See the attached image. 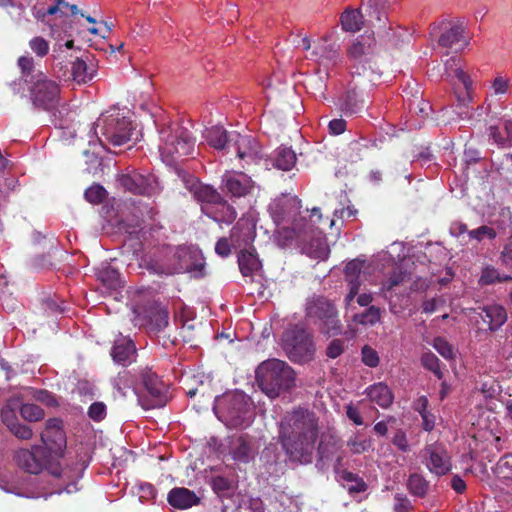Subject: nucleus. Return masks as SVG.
<instances>
[{
    "label": "nucleus",
    "instance_id": "20e7f679",
    "mask_svg": "<svg viewBox=\"0 0 512 512\" xmlns=\"http://www.w3.org/2000/svg\"><path fill=\"white\" fill-rule=\"evenodd\" d=\"M281 346L287 357L298 364L312 361L316 353L312 333L300 325H292L283 332Z\"/></svg>",
    "mask_w": 512,
    "mask_h": 512
},
{
    "label": "nucleus",
    "instance_id": "2eb2a0df",
    "mask_svg": "<svg viewBox=\"0 0 512 512\" xmlns=\"http://www.w3.org/2000/svg\"><path fill=\"white\" fill-rule=\"evenodd\" d=\"M363 265V261L354 259L348 262L345 266L344 275L349 287V292L344 299L346 306H350L356 295L359 293L362 285L361 273Z\"/></svg>",
    "mask_w": 512,
    "mask_h": 512
},
{
    "label": "nucleus",
    "instance_id": "1a4fd4ad",
    "mask_svg": "<svg viewBox=\"0 0 512 512\" xmlns=\"http://www.w3.org/2000/svg\"><path fill=\"white\" fill-rule=\"evenodd\" d=\"M118 186L133 195L153 197L160 193L161 187L155 175L142 174L137 170L121 173L116 179Z\"/></svg>",
    "mask_w": 512,
    "mask_h": 512
},
{
    "label": "nucleus",
    "instance_id": "69168bd1",
    "mask_svg": "<svg viewBox=\"0 0 512 512\" xmlns=\"http://www.w3.org/2000/svg\"><path fill=\"white\" fill-rule=\"evenodd\" d=\"M393 445H395L400 451L402 452H408L409 451V443L408 439L406 437L405 432L402 430H399L396 432L392 439Z\"/></svg>",
    "mask_w": 512,
    "mask_h": 512
},
{
    "label": "nucleus",
    "instance_id": "6e6552de",
    "mask_svg": "<svg viewBox=\"0 0 512 512\" xmlns=\"http://www.w3.org/2000/svg\"><path fill=\"white\" fill-rule=\"evenodd\" d=\"M375 45L374 38L361 35L349 47L348 59L353 76H370L373 74Z\"/></svg>",
    "mask_w": 512,
    "mask_h": 512
},
{
    "label": "nucleus",
    "instance_id": "a211bd4d",
    "mask_svg": "<svg viewBox=\"0 0 512 512\" xmlns=\"http://www.w3.org/2000/svg\"><path fill=\"white\" fill-rule=\"evenodd\" d=\"M136 352L134 342L123 337L115 340L111 349V356L115 363L126 367L135 361Z\"/></svg>",
    "mask_w": 512,
    "mask_h": 512
},
{
    "label": "nucleus",
    "instance_id": "c03bdc74",
    "mask_svg": "<svg viewBox=\"0 0 512 512\" xmlns=\"http://www.w3.org/2000/svg\"><path fill=\"white\" fill-rule=\"evenodd\" d=\"M20 414L23 419L29 422L40 421L45 416L44 410L40 406L32 403L23 404L20 407Z\"/></svg>",
    "mask_w": 512,
    "mask_h": 512
},
{
    "label": "nucleus",
    "instance_id": "473e14b6",
    "mask_svg": "<svg viewBox=\"0 0 512 512\" xmlns=\"http://www.w3.org/2000/svg\"><path fill=\"white\" fill-rule=\"evenodd\" d=\"M490 136L494 142L501 146H509L512 142V121L507 120L504 122L503 127L491 126L489 128Z\"/></svg>",
    "mask_w": 512,
    "mask_h": 512
},
{
    "label": "nucleus",
    "instance_id": "c756f323",
    "mask_svg": "<svg viewBox=\"0 0 512 512\" xmlns=\"http://www.w3.org/2000/svg\"><path fill=\"white\" fill-rule=\"evenodd\" d=\"M463 33L464 28L461 25H453L440 35L438 44L445 48H452L456 45L462 47L465 44L461 43L464 40Z\"/></svg>",
    "mask_w": 512,
    "mask_h": 512
},
{
    "label": "nucleus",
    "instance_id": "c9c22d12",
    "mask_svg": "<svg viewBox=\"0 0 512 512\" xmlns=\"http://www.w3.org/2000/svg\"><path fill=\"white\" fill-rule=\"evenodd\" d=\"M378 33L387 44L394 47L399 46L400 43L404 41V38L408 36L407 31L404 28H393L391 26L386 28L385 25L383 27H381V25L379 26Z\"/></svg>",
    "mask_w": 512,
    "mask_h": 512
},
{
    "label": "nucleus",
    "instance_id": "864d4df0",
    "mask_svg": "<svg viewBox=\"0 0 512 512\" xmlns=\"http://www.w3.org/2000/svg\"><path fill=\"white\" fill-rule=\"evenodd\" d=\"M169 314L165 309H157L151 316V324L157 330H163L168 326Z\"/></svg>",
    "mask_w": 512,
    "mask_h": 512
},
{
    "label": "nucleus",
    "instance_id": "bf43d9fd",
    "mask_svg": "<svg viewBox=\"0 0 512 512\" xmlns=\"http://www.w3.org/2000/svg\"><path fill=\"white\" fill-rule=\"evenodd\" d=\"M344 352V341L341 339H333L326 348V356L336 359Z\"/></svg>",
    "mask_w": 512,
    "mask_h": 512
},
{
    "label": "nucleus",
    "instance_id": "a18cd8bd",
    "mask_svg": "<svg viewBox=\"0 0 512 512\" xmlns=\"http://www.w3.org/2000/svg\"><path fill=\"white\" fill-rule=\"evenodd\" d=\"M84 197L89 203L100 204L107 197V191L103 186L94 184L85 190Z\"/></svg>",
    "mask_w": 512,
    "mask_h": 512
},
{
    "label": "nucleus",
    "instance_id": "09e8293b",
    "mask_svg": "<svg viewBox=\"0 0 512 512\" xmlns=\"http://www.w3.org/2000/svg\"><path fill=\"white\" fill-rule=\"evenodd\" d=\"M1 419L6 427L11 430L16 424L19 423L16 407L13 402H8L1 410Z\"/></svg>",
    "mask_w": 512,
    "mask_h": 512
},
{
    "label": "nucleus",
    "instance_id": "412c9836",
    "mask_svg": "<svg viewBox=\"0 0 512 512\" xmlns=\"http://www.w3.org/2000/svg\"><path fill=\"white\" fill-rule=\"evenodd\" d=\"M365 393L368 399L379 405L381 408H388L394 400V395L387 384L375 383L366 388Z\"/></svg>",
    "mask_w": 512,
    "mask_h": 512
},
{
    "label": "nucleus",
    "instance_id": "5fc2aeb1",
    "mask_svg": "<svg viewBox=\"0 0 512 512\" xmlns=\"http://www.w3.org/2000/svg\"><path fill=\"white\" fill-rule=\"evenodd\" d=\"M87 414L93 421L100 422L107 415V407L103 402H94L89 406Z\"/></svg>",
    "mask_w": 512,
    "mask_h": 512
},
{
    "label": "nucleus",
    "instance_id": "2f4dec72",
    "mask_svg": "<svg viewBox=\"0 0 512 512\" xmlns=\"http://www.w3.org/2000/svg\"><path fill=\"white\" fill-rule=\"evenodd\" d=\"M363 108V102L359 99L355 87L350 88L342 98L340 109L345 115H353Z\"/></svg>",
    "mask_w": 512,
    "mask_h": 512
},
{
    "label": "nucleus",
    "instance_id": "7ed1b4c3",
    "mask_svg": "<svg viewBox=\"0 0 512 512\" xmlns=\"http://www.w3.org/2000/svg\"><path fill=\"white\" fill-rule=\"evenodd\" d=\"M305 316L326 337L342 334L343 326L337 308L333 302L323 296H313L307 300Z\"/></svg>",
    "mask_w": 512,
    "mask_h": 512
},
{
    "label": "nucleus",
    "instance_id": "58836bf2",
    "mask_svg": "<svg viewBox=\"0 0 512 512\" xmlns=\"http://www.w3.org/2000/svg\"><path fill=\"white\" fill-rule=\"evenodd\" d=\"M512 280L510 275H501L498 270L493 266H487L482 270L479 278V284L481 286L491 285L494 283L508 282Z\"/></svg>",
    "mask_w": 512,
    "mask_h": 512
},
{
    "label": "nucleus",
    "instance_id": "c85d7f7f",
    "mask_svg": "<svg viewBox=\"0 0 512 512\" xmlns=\"http://www.w3.org/2000/svg\"><path fill=\"white\" fill-rule=\"evenodd\" d=\"M407 490L412 496L424 498L429 492L430 482L420 473H412L407 479Z\"/></svg>",
    "mask_w": 512,
    "mask_h": 512
},
{
    "label": "nucleus",
    "instance_id": "4468645a",
    "mask_svg": "<svg viewBox=\"0 0 512 512\" xmlns=\"http://www.w3.org/2000/svg\"><path fill=\"white\" fill-rule=\"evenodd\" d=\"M230 139L232 141L231 148L234 149L236 156L246 164L256 162L261 158L260 144L252 135L232 132Z\"/></svg>",
    "mask_w": 512,
    "mask_h": 512
},
{
    "label": "nucleus",
    "instance_id": "774afa93",
    "mask_svg": "<svg viewBox=\"0 0 512 512\" xmlns=\"http://www.w3.org/2000/svg\"><path fill=\"white\" fill-rule=\"evenodd\" d=\"M501 261L506 267L512 269V238L501 252Z\"/></svg>",
    "mask_w": 512,
    "mask_h": 512
},
{
    "label": "nucleus",
    "instance_id": "49530a36",
    "mask_svg": "<svg viewBox=\"0 0 512 512\" xmlns=\"http://www.w3.org/2000/svg\"><path fill=\"white\" fill-rule=\"evenodd\" d=\"M247 403L242 395L234 396L231 400L230 415L236 421L245 418Z\"/></svg>",
    "mask_w": 512,
    "mask_h": 512
},
{
    "label": "nucleus",
    "instance_id": "cd10ccee",
    "mask_svg": "<svg viewBox=\"0 0 512 512\" xmlns=\"http://www.w3.org/2000/svg\"><path fill=\"white\" fill-rule=\"evenodd\" d=\"M232 457L240 463H248L255 456L251 442L245 436H240L231 450Z\"/></svg>",
    "mask_w": 512,
    "mask_h": 512
},
{
    "label": "nucleus",
    "instance_id": "f257e3e1",
    "mask_svg": "<svg viewBox=\"0 0 512 512\" xmlns=\"http://www.w3.org/2000/svg\"><path fill=\"white\" fill-rule=\"evenodd\" d=\"M319 418L315 412L296 408L288 412L280 422L279 441L290 461L310 464L315 450L319 461L330 460L342 445L332 434H323L319 440Z\"/></svg>",
    "mask_w": 512,
    "mask_h": 512
},
{
    "label": "nucleus",
    "instance_id": "0eeeda50",
    "mask_svg": "<svg viewBox=\"0 0 512 512\" xmlns=\"http://www.w3.org/2000/svg\"><path fill=\"white\" fill-rule=\"evenodd\" d=\"M13 460L16 465L26 473L37 475L47 470L54 477H61L62 469L40 445H34L31 449L22 448L14 453Z\"/></svg>",
    "mask_w": 512,
    "mask_h": 512
},
{
    "label": "nucleus",
    "instance_id": "8fccbe9b",
    "mask_svg": "<svg viewBox=\"0 0 512 512\" xmlns=\"http://www.w3.org/2000/svg\"><path fill=\"white\" fill-rule=\"evenodd\" d=\"M29 47L39 58H44L49 53V43L41 36H35L30 39Z\"/></svg>",
    "mask_w": 512,
    "mask_h": 512
},
{
    "label": "nucleus",
    "instance_id": "603ef678",
    "mask_svg": "<svg viewBox=\"0 0 512 512\" xmlns=\"http://www.w3.org/2000/svg\"><path fill=\"white\" fill-rule=\"evenodd\" d=\"M211 487L218 495H224L232 489V482L224 476H215L211 479Z\"/></svg>",
    "mask_w": 512,
    "mask_h": 512
},
{
    "label": "nucleus",
    "instance_id": "f03ea898",
    "mask_svg": "<svg viewBox=\"0 0 512 512\" xmlns=\"http://www.w3.org/2000/svg\"><path fill=\"white\" fill-rule=\"evenodd\" d=\"M256 380L261 390L270 398L290 390L295 385V371L285 361L268 359L256 369Z\"/></svg>",
    "mask_w": 512,
    "mask_h": 512
},
{
    "label": "nucleus",
    "instance_id": "9d476101",
    "mask_svg": "<svg viewBox=\"0 0 512 512\" xmlns=\"http://www.w3.org/2000/svg\"><path fill=\"white\" fill-rule=\"evenodd\" d=\"M30 84V98L34 106L44 110H52L56 107L60 98V87L54 80L38 71L36 80Z\"/></svg>",
    "mask_w": 512,
    "mask_h": 512
},
{
    "label": "nucleus",
    "instance_id": "7c9ffc66",
    "mask_svg": "<svg viewBox=\"0 0 512 512\" xmlns=\"http://www.w3.org/2000/svg\"><path fill=\"white\" fill-rule=\"evenodd\" d=\"M339 480L346 483L347 490L350 494L365 492L368 488L363 478L348 470L338 472Z\"/></svg>",
    "mask_w": 512,
    "mask_h": 512
},
{
    "label": "nucleus",
    "instance_id": "e433bc0d",
    "mask_svg": "<svg viewBox=\"0 0 512 512\" xmlns=\"http://www.w3.org/2000/svg\"><path fill=\"white\" fill-rule=\"evenodd\" d=\"M308 256L318 260H325L328 258L330 249L326 240L322 237L311 239L310 243L305 247Z\"/></svg>",
    "mask_w": 512,
    "mask_h": 512
},
{
    "label": "nucleus",
    "instance_id": "9b49d317",
    "mask_svg": "<svg viewBox=\"0 0 512 512\" xmlns=\"http://www.w3.org/2000/svg\"><path fill=\"white\" fill-rule=\"evenodd\" d=\"M140 378L149 396L147 400L139 396L142 407L148 410L164 406L167 400V386L164 382L149 368L140 371Z\"/></svg>",
    "mask_w": 512,
    "mask_h": 512
},
{
    "label": "nucleus",
    "instance_id": "b1692460",
    "mask_svg": "<svg viewBox=\"0 0 512 512\" xmlns=\"http://www.w3.org/2000/svg\"><path fill=\"white\" fill-rule=\"evenodd\" d=\"M313 55L323 64H335L339 58V45L324 38L313 50Z\"/></svg>",
    "mask_w": 512,
    "mask_h": 512
},
{
    "label": "nucleus",
    "instance_id": "f8f14e48",
    "mask_svg": "<svg viewBox=\"0 0 512 512\" xmlns=\"http://www.w3.org/2000/svg\"><path fill=\"white\" fill-rule=\"evenodd\" d=\"M41 441L45 451L58 462L63 456L66 448V436L63 430V422L59 418H50L45 423V428L41 433Z\"/></svg>",
    "mask_w": 512,
    "mask_h": 512
},
{
    "label": "nucleus",
    "instance_id": "f3484780",
    "mask_svg": "<svg viewBox=\"0 0 512 512\" xmlns=\"http://www.w3.org/2000/svg\"><path fill=\"white\" fill-rule=\"evenodd\" d=\"M479 317L488 324V330L498 331L507 321L506 309L499 304L486 305L479 308Z\"/></svg>",
    "mask_w": 512,
    "mask_h": 512
},
{
    "label": "nucleus",
    "instance_id": "338daca9",
    "mask_svg": "<svg viewBox=\"0 0 512 512\" xmlns=\"http://www.w3.org/2000/svg\"><path fill=\"white\" fill-rule=\"evenodd\" d=\"M347 123L342 118L333 119L328 123L329 133L331 135H340L346 130Z\"/></svg>",
    "mask_w": 512,
    "mask_h": 512
},
{
    "label": "nucleus",
    "instance_id": "e2e57ef3",
    "mask_svg": "<svg viewBox=\"0 0 512 512\" xmlns=\"http://www.w3.org/2000/svg\"><path fill=\"white\" fill-rule=\"evenodd\" d=\"M15 437L19 438V439H22V440H29L32 435H33V432H32V429L26 425V424H22V423H18L16 424L11 430H9Z\"/></svg>",
    "mask_w": 512,
    "mask_h": 512
},
{
    "label": "nucleus",
    "instance_id": "a878e982",
    "mask_svg": "<svg viewBox=\"0 0 512 512\" xmlns=\"http://www.w3.org/2000/svg\"><path fill=\"white\" fill-rule=\"evenodd\" d=\"M195 198L202 203V211L206 214L217 202L221 200L220 193L209 185L200 184L194 189Z\"/></svg>",
    "mask_w": 512,
    "mask_h": 512
},
{
    "label": "nucleus",
    "instance_id": "ea45409f",
    "mask_svg": "<svg viewBox=\"0 0 512 512\" xmlns=\"http://www.w3.org/2000/svg\"><path fill=\"white\" fill-rule=\"evenodd\" d=\"M17 66L25 82L32 83L36 80L35 61L32 56L22 55L17 59Z\"/></svg>",
    "mask_w": 512,
    "mask_h": 512
},
{
    "label": "nucleus",
    "instance_id": "13d9d810",
    "mask_svg": "<svg viewBox=\"0 0 512 512\" xmlns=\"http://www.w3.org/2000/svg\"><path fill=\"white\" fill-rule=\"evenodd\" d=\"M347 446L350 448L351 452L354 454H361L367 451L370 446L371 442L366 439H358L356 436L351 437L347 441Z\"/></svg>",
    "mask_w": 512,
    "mask_h": 512
},
{
    "label": "nucleus",
    "instance_id": "3c124183",
    "mask_svg": "<svg viewBox=\"0 0 512 512\" xmlns=\"http://www.w3.org/2000/svg\"><path fill=\"white\" fill-rule=\"evenodd\" d=\"M362 362L370 367L375 368L379 365L380 358L375 349L370 347L369 345H365L361 350Z\"/></svg>",
    "mask_w": 512,
    "mask_h": 512
},
{
    "label": "nucleus",
    "instance_id": "680f3d73",
    "mask_svg": "<svg viewBox=\"0 0 512 512\" xmlns=\"http://www.w3.org/2000/svg\"><path fill=\"white\" fill-rule=\"evenodd\" d=\"M509 86H510L509 79L504 78L502 76H497L493 80L491 88L495 95H503L508 92Z\"/></svg>",
    "mask_w": 512,
    "mask_h": 512
},
{
    "label": "nucleus",
    "instance_id": "052dcab7",
    "mask_svg": "<svg viewBox=\"0 0 512 512\" xmlns=\"http://www.w3.org/2000/svg\"><path fill=\"white\" fill-rule=\"evenodd\" d=\"M412 504L409 498L404 494H396L394 497L395 512H410Z\"/></svg>",
    "mask_w": 512,
    "mask_h": 512
},
{
    "label": "nucleus",
    "instance_id": "5701e85b",
    "mask_svg": "<svg viewBox=\"0 0 512 512\" xmlns=\"http://www.w3.org/2000/svg\"><path fill=\"white\" fill-rule=\"evenodd\" d=\"M206 215L218 223L231 224L237 217L235 208L230 205L223 197L217 202Z\"/></svg>",
    "mask_w": 512,
    "mask_h": 512
},
{
    "label": "nucleus",
    "instance_id": "0e129e2a",
    "mask_svg": "<svg viewBox=\"0 0 512 512\" xmlns=\"http://www.w3.org/2000/svg\"><path fill=\"white\" fill-rule=\"evenodd\" d=\"M59 15L61 17L75 16L80 13L77 5L69 4L65 0H58Z\"/></svg>",
    "mask_w": 512,
    "mask_h": 512
},
{
    "label": "nucleus",
    "instance_id": "6ab92c4d",
    "mask_svg": "<svg viewBox=\"0 0 512 512\" xmlns=\"http://www.w3.org/2000/svg\"><path fill=\"white\" fill-rule=\"evenodd\" d=\"M168 503L177 509H187L200 502V498L188 488H173L167 497Z\"/></svg>",
    "mask_w": 512,
    "mask_h": 512
},
{
    "label": "nucleus",
    "instance_id": "79ce46f5",
    "mask_svg": "<svg viewBox=\"0 0 512 512\" xmlns=\"http://www.w3.org/2000/svg\"><path fill=\"white\" fill-rule=\"evenodd\" d=\"M420 362L425 369L432 372L439 380L443 379L444 372L440 368V360L433 352H424L421 355Z\"/></svg>",
    "mask_w": 512,
    "mask_h": 512
},
{
    "label": "nucleus",
    "instance_id": "4c0bfd02",
    "mask_svg": "<svg viewBox=\"0 0 512 512\" xmlns=\"http://www.w3.org/2000/svg\"><path fill=\"white\" fill-rule=\"evenodd\" d=\"M94 70L88 67L85 61L82 59H76L72 63V78L77 83H86L92 80L94 75Z\"/></svg>",
    "mask_w": 512,
    "mask_h": 512
},
{
    "label": "nucleus",
    "instance_id": "423d86ee",
    "mask_svg": "<svg viewBox=\"0 0 512 512\" xmlns=\"http://www.w3.org/2000/svg\"><path fill=\"white\" fill-rule=\"evenodd\" d=\"M160 134L163 141L159 147L160 155L168 164L193 152L195 141L188 129L181 126L167 127Z\"/></svg>",
    "mask_w": 512,
    "mask_h": 512
},
{
    "label": "nucleus",
    "instance_id": "bb28decb",
    "mask_svg": "<svg viewBox=\"0 0 512 512\" xmlns=\"http://www.w3.org/2000/svg\"><path fill=\"white\" fill-rule=\"evenodd\" d=\"M296 154L286 146L278 147L272 157V164L275 168L283 171H289L296 163Z\"/></svg>",
    "mask_w": 512,
    "mask_h": 512
},
{
    "label": "nucleus",
    "instance_id": "4be33fe9",
    "mask_svg": "<svg viewBox=\"0 0 512 512\" xmlns=\"http://www.w3.org/2000/svg\"><path fill=\"white\" fill-rule=\"evenodd\" d=\"M238 265L243 276H253L261 269V261L258 258L255 248L241 250L238 254Z\"/></svg>",
    "mask_w": 512,
    "mask_h": 512
},
{
    "label": "nucleus",
    "instance_id": "4d7b16f0",
    "mask_svg": "<svg viewBox=\"0 0 512 512\" xmlns=\"http://www.w3.org/2000/svg\"><path fill=\"white\" fill-rule=\"evenodd\" d=\"M433 347L445 359H453V348L444 338L436 337L433 341Z\"/></svg>",
    "mask_w": 512,
    "mask_h": 512
},
{
    "label": "nucleus",
    "instance_id": "393cba45",
    "mask_svg": "<svg viewBox=\"0 0 512 512\" xmlns=\"http://www.w3.org/2000/svg\"><path fill=\"white\" fill-rule=\"evenodd\" d=\"M231 133H228L223 127L213 126L206 131L205 139L208 144L217 149L224 150L231 148Z\"/></svg>",
    "mask_w": 512,
    "mask_h": 512
},
{
    "label": "nucleus",
    "instance_id": "ddd939ff",
    "mask_svg": "<svg viewBox=\"0 0 512 512\" xmlns=\"http://www.w3.org/2000/svg\"><path fill=\"white\" fill-rule=\"evenodd\" d=\"M423 458L427 469L436 476H444L452 469L450 456L441 444L427 445L423 450Z\"/></svg>",
    "mask_w": 512,
    "mask_h": 512
},
{
    "label": "nucleus",
    "instance_id": "6e6d98bb",
    "mask_svg": "<svg viewBox=\"0 0 512 512\" xmlns=\"http://www.w3.org/2000/svg\"><path fill=\"white\" fill-rule=\"evenodd\" d=\"M468 235L471 239L481 241L484 238L494 239L497 234L493 228L486 225H482L476 229L470 230L468 232Z\"/></svg>",
    "mask_w": 512,
    "mask_h": 512
},
{
    "label": "nucleus",
    "instance_id": "a19ab883",
    "mask_svg": "<svg viewBox=\"0 0 512 512\" xmlns=\"http://www.w3.org/2000/svg\"><path fill=\"white\" fill-rule=\"evenodd\" d=\"M381 319V310L376 306H369L365 311L353 316V321L361 325L373 326Z\"/></svg>",
    "mask_w": 512,
    "mask_h": 512
},
{
    "label": "nucleus",
    "instance_id": "dca6fc26",
    "mask_svg": "<svg viewBox=\"0 0 512 512\" xmlns=\"http://www.w3.org/2000/svg\"><path fill=\"white\" fill-rule=\"evenodd\" d=\"M445 73L448 77L457 78L464 86L466 95L462 98L465 105L472 101V80L470 76L462 68V60L458 57H451L445 63Z\"/></svg>",
    "mask_w": 512,
    "mask_h": 512
},
{
    "label": "nucleus",
    "instance_id": "de8ad7c7",
    "mask_svg": "<svg viewBox=\"0 0 512 512\" xmlns=\"http://www.w3.org/2000/svg\"><path fill=\"white\" fill-rule=\"evenodd\" d=\"M409 280V274L403 271H395L390 277L382 284V290L391 292L395 287L402 285Z\"/></svg>",
    "mask_w": 512,
    "mask_h": 512
},
{
    "label": "nucleus",
    "instance_id": "aec40b11",
    "mask_svg": "<svg viewBox=\"0 0 512 512\" xmlns=\"http://www.w3.org/2000/svg\"><path fill=\"white\" fill-rule=\"evenodd\" d=\"M225 187L233 197L240 198L250 194L254 185L249 176L240 172L238 176L227 177Z\"/></svg>",
    "mask_w": 512,
    "mask_h": 512
},
{
    "label": "nucleus",
    "instance_id": "72a5a7b5",
    "mask_svg": "<svg viewBox=\"0 0 512 512\" xmlns=\"http://www.w3.org/2000/svg\"><path fill=\"white\" fill-rule=\"evenodd\" d=\"M97 279L109 289L116 290L121 287V279L118 270L109 265L98 270Z\"/></svg>",
    "mask_w": 512,
    "mask_h": 512
},
{
    "label": "nucleus",
    "instance_id": "f704fd0d",
    "mask_svg": "<svg viewBox=\"0 0 512 512\" xmlns=\"http://www.w3.org/2000/svg\"><path fill=\"white\" fill-rule=\"evenodd\" d=\"M342 29L346 32H356L362 27V15L359 10H345L340 16Z\"/></svg>",
    "mask_w": 512,
    "mask_h": 512
},
{
    "label": "nucleus",
    "instance_id": "37998d69",
    "mask_svg": "<svg viewBox=\"0 0 512 512\" xmlns=\"http://www.w3.org/2000/svg\"><path fill=\"white\" fill-rule=\"evenodd\" d=\"M493 473L501 479H511L512 478V454L506 453L503 455L495 467L493 468Z\"/></svg>",
    "mask_w": 512,
    "mask_h": 512
},
{
    "label": "nucleus",
    "instance_id": "39448f33",
    "mask_svg": "<svg viewBox=\"0 0 512 512\" xmlns=\"http://www.w3.org/2000/svg\"><path fill=\"white\" fill-rule=\"evenodd\" d=\"M132 130L131 120L120 113L119 109L106 111L95 123L96 134L100 133L113 146H122L129 142Z\"/></svg>",
    "mask_w": 512,
    "mask_h": 512
}]
</instances>
